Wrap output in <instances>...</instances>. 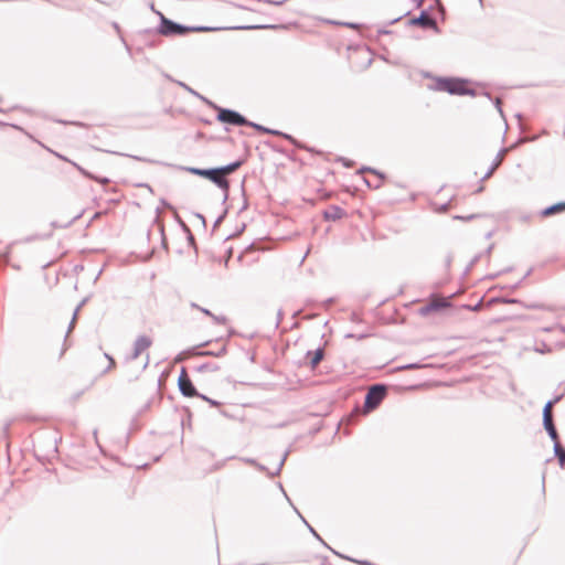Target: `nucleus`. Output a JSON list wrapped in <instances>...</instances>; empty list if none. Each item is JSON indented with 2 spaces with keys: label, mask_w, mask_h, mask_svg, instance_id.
Listing matches in <instances>:
<instances>
[{
  "label": "nucleus",
  "mask_w": 565,
  "mask_h": 565,
  "mask_svg": "<svg viewBox=\"0 0 565 565\" xmlns=\"http://www.w3.org/2000/svg\"><path fill=\"white\" fill-rule=\"evenodd\" d=\"M178 387L184 397H198L200 395V392L196 390L184 366L181 367L178 377Z\"/></svg>",
  "instance_id": "obj_7"
},
{
  "label": "nucleus",
  "mask_w": 565,
  "mask_h": 565,
  "mask_svg": "<svg viewBox=\"0 0 565 565\" xmlns=\"http://www.w3.org/2000/svg\"><path fill=\"white\" fill-rule=\"evenodd\" d=\"M522 307L526 308V309H539V310H543V309H546V306L543 305V303H537V302H531V303H526L523 301V305H521Z\"/></svg>",
  "instance_id": "obj_44"
},
{
  "label": "nucleus",
  "mask_w": 565,
  "mask_h": 565,
  "mask_svg": "<svg viewBox=\"0 0 565 565\" xmlns=\"http://www.w3.org/2000/svg\"><path fill=\"white\" fill-rule=\"evenodd\" d=\"M202 102H203L204 104H206L210 108L214 109L215 111H217V110H218V108L221 107V106H218L217 104H215L214 102L210 100V99H209V98H206V97H204V98L202 99Z\"/></svg>",
  "instance_id": "obj_55"
},
{
  "label": "nucleus",
  "mask_w": 565,
  "mask_h": 565,
  "mask_svg": "<svg viewBox=\"0 0 565 565\" xmlns=\"http://www.w3.org/2000/svg\"><path fill=\"white\" fill-rule=\"evenodd\" d=\"M288 0H262V2L273 4L276 7H281L284 3H286Z\"/></svg>",
  "instance_id": "obj_56"
},
{
  "label": "nucleus",
  "mask_w": 565,
  "mask_h": 565,
  "mask_svg": "<svg viewBox=\"0 0 565 565\" xmlns=\"http://www.w3.org/2000/svg\"><path fill=\"white\" fill-rule=\"evenodd\" d=\"M220 365L212 362L202 363L194 367V370L199 373H205V372H217L220 370Z\"/></svg>",
  "instance_id": "obj_22"
},
{
  "label": "nucleus",
  "mask_w": 565,
  "mask_h": 565,
  "mask_svg": "<svg viewBox=\"0 0 565 565\" xmlns=\"http://www.w3.org/2000/svg\"><path fill=\"white\" fill-rule=\"evenodd\" d=\"M135 186L137 188H145L147 189L150 193H153V189L150 184L146 183V182H140V183H137L135 184Z\"/></svg>",
  "instance_id": "obj_62"
},
{
  "label": "nucleus",
  "mask_w": 565,
  "mask_h": 565,
  "mask_svg": "<svg viewBox=\"0 0 565 565\" xmlns=\"http://www.w3.org/2000/svg\"><path fill=\"white\" fill-rule=\"evenodd\" d=\"M501 303H515V305H523V301L519 298H510V297H504V296H501Z\"/></svg>",
  "instance_id": "obj_46"
},
{
  "label": "nucleus",
  "mask_w": 565,
  "mask_h": 565,
  "mask_svg": "<svg viewBox=\"0 0 565 565\" xmlns=\"http://www.w3.org/2000/svg\"><path fill=\"white\" fill-rule=\"evenodd\" d=\"M241 460L244 461L247 465H250V466L255 467L258 471L266 472V473H267V471H269V469L266 466H264L263 463L258 462L254 458L244 457V458H241Z\"/></svg>",
  "instance_id": "obj_25"
},
{
  "label": "nucleus",
  "mask_w": 565,
  "mask_h": 565,
  "mask_svg": "<svg viewBox=\"0 0 565 565\" xmlns=\"http://www.w3.org/2000/svg\"><path fill=\"white\" fill-rule=\"evenodd\" d=\"M543 427L545 431H552L556 429L554 424L553 415H543Z\"/></svg>",
  "instance_id": "obj_29"
},
{
  "label": "nucleus",
  "mask_w": 565,
  "mask_h": 565,
  "mask_svg": "<svg viewBox=\"0 0 565 565\" xmlns=\"http://www.w3.org/2000/svg\"><path fill=\"white\" fill-rule=\"evenodd\" d=\"M370 337V333L363 332V333H347L344 335L345 339H355L358 341L364 340Z\"/></svg>",
  "instance_id": "obj_41"
},
{
  "label": "nucleus",
  "mask_w": 565,
  "mask_h": 565,
  "mask_svg": "<svg viewBox=\"0 0 565 565\" xmlns=\"http://www.w3.org/2000/svg\"><path fill=\"white\" fill-rule=\"evenodd\" d=\"M159 213H160V207H157L156 209L157 217L153 220V224L158 225V230H159V233H160V236H161V246H162V248L168 250V241H167L166 233H164V224L159 221V218H158Z\"/></svg>",
  "instance_id": "obj_18"
},
{
  "label": "nucleus",
  "mask_w": 565,
  "mask_h": 565,
  "mask_svg": "<svg viewBox=\"0 0 565 565\" xmlns=\"http://www.w3.org/2000/svg\"><path fill=\"white\" fill-rule=\"evenodd\" d=\"M547 435L551 438V440L553 441V446H556V443H561L557 429L547 431Z\"/></svg>",
  "instance_id": "obj_48"
},
{
  "label": "nucleus",
  "mask_w": 565,
  "mask_h": 565,
  "mask_svg": "<svg viewBox=\"0 0 565 565\" xmlns=\"http://www.w3.org/2000/svg\"><path fill=\"white\" fill-rule=\"evenodd\" d=\"M211 341H205L196 347H193L191 349H189L190 352H192L193 355H198V356H216V358H220V356H223L227 349H226V345H222L217 351H214V350H205V351H200L199 349L202 348V347H205L207 344H210Z\"/></svg>",
  "instance_id": "obj_10"
},
{
  "label": "nucleus",
  "mask_w": 565,
  "mask_h": 565,
  "mask_svg": "<svg viewBox=\"0 0 565 565\" xmlns=\"http://www.w3.org/2000/svg\"><path fill=\"white\" fill-rule=\"evenodd\" d=\"M93 180L96 182H99L102 184H106V183L110 182V180L107 177H97V179H93Z\"/></svg>",
  "instance_id": "obj_63"
},
{
  "label": "nucleus",
  "mask_w": 565,
  "mask_h": 565,
  "mask_svg": "<svg viewBox=\"0 0 565 565\" xmlns=\"http://www.w3.org/2000/svg\"><path fill=\"white\" fill-rule=\"evenodd\" d=\"M554 457L557 459L558 465L564 468L565 467V446L561 443H556V446H553Z\"/></svg>",
  "instance_id": "obj_19"
},
{
  "label": "nucleus",
  "mask_w": 565,
  "mask_h": 565,
  "mask_svg": "<svg viewBox=\"0 0 565 565\" xmlns=\"http://www.w3.org/2000/svg\"><path fill=\"white\" fill-rule=\"evenodd\" d=\"M436 6L438 7V14L441 19V21H445L446 19V8L443 4L441 0H435Z\"/></svg>",
  "instance_id": "obj_43"
},
{
  "label": "nucleus",
  "mask_w": 565,
  "mask_h": 565,
  "mask_svg": "<svg viewBox=\"0 0 565 565\" xmlns=\"http://www.w3.org/2000/svg\"><path fill=\"white\" fill-rule=\"evenodd\" d=\"M184 234L186 236V242H188L189 246L194 249L195 254H198V245H196L195 237H194L193 233L191 232V230H189L188 232H184Z\"/></svg>",
  "instance_id": "obj_32"
},
{
  "label": "nucleus",
  "mask_w": 565,
  "mask_h": 565,
  "mask_svg": "<svg viewBox=\"0 0 565 565\" xmlns=\"http://www.w3.org/2000/svg\"><path fill=\"white\" fill-rule=\"evenodd\" d=\"M331 23H334V24H341L343 26H347V28H350V29H358L361 26L360 23H356V22H334V21H331Z\"/></svg>",
  "instance_id": "obj_50"
},
{
  "label": "nucleus",
  "mask_w": 565,
  "mask_h": 565,
  "mask_svg": "<svg viewBox=\"0 0 565 565\" xmlns=\"http://www.w3.org/2000/svg\"><path fill=\"white\" fill-rule=\"evenodd\" d=\"M350 321L353 322V323H361L363 320H362L361 316L358 312L353 311L350 315Z\"/></svg>",
  "instance_id": "obj_54"
},
{
  "label": "nucleus",
  "mask_w": 565,
  "mask_h": 565,
  "mask_svg": "<svg viewBox=\"0 0 565 565\" xmlns=\"http://www.w3.org/2000/svg\"><path fill=\"white\" fill-rule=\"evenodd\" d=\"M449 207H450V201H449V202H446V203L440 204L437 211H438L439 213H446V212L449 210Z\"/></svg>",
  "instance_id": "obj_60"
},
{
  "label": "nucleus",
  "mask_w": 565,
  "mask_h": 565,
  "mask_svg": "<svg viewBox=\"0 0 565 565\" xmlns=\"http://www.w3.org/2000/svg\"><path fill=\"white\" fill-rule=\"evenodd\" d=\"M564 211H565V201H559V202H556L554 204H551V205L542 209L539 212V215L541 217H550V216L559 214V213H562Z\"/></svg>",
  "instance_id": "obj_14"
},
{
  "label": "nucleus",
  "mask_w": 565,
  "mask_h": 565,
  "mask_svg": "<svg viewBox=\"0 0 565 565\" xmlns=\"http://www.w3.org/2000/svg\"><path fill=\"white\" fill-rule=\"evenodd\" d=\"M228 214V207L225 206V209L223 210V212L216 217V220L214 221L213 223V231H215L220 225L221 223L225 220V217L227 216Z\"/></svg>",
  "instance_id": "obj_34"
},
{
  "label": "nucleus",
  "mask_w": 565,
  "mask_h": 565,
  "mask_svg": "<svg viewBox=\"0 0 565 565\" xmlns=\"http://www.w3.org/2000/svg\"><path fill=\"white\" fill-rule=\"evenodd\" d=\"M55 156L64 161H67V162H71L78 171L79 173L85 177L86 179H97V175L93 174L92 172H89L88 170L84 169L83 167H81L79 164L68 160L67 158H65L64 156L62 154H58V153H55Z\"/></svg>",
  "instance_id": "obj_20"
},
{
  "label": "nucleus",
  "mask_w": 565,
  "mask_h": 565,
  "mask_svg": "<svg viewBox=\"0 0 565 565\" xmlns=\"http://www.w3.org/2000/svg\"><path fill=\"white\" fill-rule=\"evenodd\" d=\"M497 303H501V296L491 297L487 301L483 300V306L482 307L491 308L492 306H494Z\"/></svg>",
  "instance_id": "obj_39"
},
{
  "label": "nucleus",
  "mask_w": 565,
  "mask_h": 565,
  "mask_svg": "<svg viewBox=\"0 0 565 565\" xmlns=\"http://www.w3.org/2000/svg\"><path fill=\"white\" fill-rule=\"evenodd\" d=\"M160 203H161V205H162V206H164V207H167V209H170V210H173L172 204H171L168 200H166V199H161V200H160Z\"/></svg>",
  "instance_id": "obj_64"
},
{
  "label": "nucleus",
  "mask_w": 565,
  "mask_h": 565,
  "mask_svg": "<svg viewBox=\"0 0 565 565\" xmlns=\"http://www.w3.org/2000/svg\"><path fill=\"white\" fill-rule=\"evenodd\" d=\"M111 26L114 28V30L117 32V34L119 35V39L120 41L122 42V44L126 46V49L129 51L130 47L127 43V41L125 40L124 35H122V32H121V28L120 25L117 23V22H111Z\"/></svg>",
  "instance_id": "obj_36"
},
{
  "label": "nucleus",
  "mask_w": 565,
  "mask_h": 565,
  "mask_svg": "<svg viewBox=\"0 0 565 565\" xmlns=\"http://www.w3.org/2000/svg\"><path fill=\"white\" fill-rule=\"evenodd\" d=\"M151 10L159 17V24L154 29H145V34H160L162 36H184L188 33H204L217 32L225 30H275L280 28L277 24H249V25H234V26H209V25H185L167 18L162 12L157 11L154 6L151 4Z\"/></svg>",
  "instance_id": "obj_1"
},
{
  "label": "nucleus",
  "mask_w": 565,
  "mask_h": 565,
  "mask_svg": "<svg viewBox=\"0 0 565 565\" xmlns=\"http://www.w3.org/2000/svg\"><path fill=\"white\" fill-rule=\"evenodd\" d=\"M122 156L125 157H129L134 160H137V161H140V162H147V163H151V164H160V166H169V167H172V164H169V163H166V162H162L160 160H154V159H150V158H146V157H140V156H134V154H126V153H122Z\"/></svg>",
  "instance_id": "obj_23"
},
{
  "label": "nucleus",
  "mask_w": 565,
  "mask_h": 565,
  "mask_svg": "<svg viewBox=\"0 0 565 565\" xmlns=\"http://www.w3.org/2000/svg\"><path fill=\"white\" fill-rule=\"evenodd\" d=\"M564 397V394L555 395L552 399H550L543 407V415H553L552 407L558 403Z\"/></svg>",
  "instance_id": "obj_24"
},
{
  "label": "nucleus",
  "mask_w": 565,
  "mask_h": 565,
  "mask_svg": "<svg viewBox=\"0 0 565 565\" xmlns=\"http://www.w3.org/2000/svg\"><path fill=\"white\" fill-rule=\"evenodd\" d=\"M324 349L322 347L317 348L316 350H309L306 353V359L308 360V365L311 371H315L321 361L324 359Z\"/></svg>",
  "instance_id": "obj_11"
},
{
  "label": "nucleus",
  "mask_w": 565,
  "mask_h": 565,
  "mask_svg": "<svg viewBox=\"0 0 565 565\" xmlns=\"http://www.w3.org/2000/svg\"><path fill=\"white\" fill-rule=\"evenodd\" d=\"M198 398H201L202 401H205L206 403L210 404L211 407H218L221 406V402L216 401V399H213L209 396H206L205 394H202L200 393V395L198 396Z\"/></svg>",
  "instance_id": "obj_38"
},
{
  "label": "nucleus",
  "mask_w": 565,
  "mask_h": 565,
  "mask_svg": "<svg viewBox=\"0 0 565 565\" xmlns=\"http://www.w3.org/2000/svg\"><path fill=\"white\" fill-rule=\"evenodd\" d=\"M481 257H482V254L475 255L472 257V259L469 262V264L467 265L463 274L465 275L469 274L472 270V268L478 264V262L481 259Z\"/></svg>",
  "instance_id": "obj_33"
},
{
  "label": "nucleus",
  "mask_w": 565,
  "mask_h": 565,
  "mask_svg": "<svg viewBox=\"0 0 565 565\" xmlns=\"http://www.w3.org/2000/svg\"><path fill=\"white\" fill-rule=\"evenodd\" d=\"M182 409L185 413L186 418H182L181 419V424H182V426H184L188 423V425L190 426L191 418H192V412H191V409L188 406H183Z\"/></svg>",
  "instance_id": "obj_42"
},
{
  "label": "nucleus",
  "mask_w": 565,
  "mask_h": 565,
  "mask_svg": "<svg viewBox=\"0 0 565 565\" xmlns=\"http://www.w3.org/2000/svg\"><path fill=\"white\" fill-rule=\"evenodd\" d=\"M244 163L243 159H237L235 161H232L227 164L216 167L217 173L221 179H227L226 175L235 172L238 168L242 167Z\"/></svg>",
  "instance_id": "obj_13"
},
{
  "label": "nucleus",
  "mask_w": 565,
  "mask_h": 565,
  "mask_svg": "<svg viewBox=\"0 0 565 565\" xmlns=\"http://www.w3.org/2000/svg\"><path fill=\"white\" fill-rule=\"evenodd\" d=\"M452 303L449 299L433 300L424 305L418 309V313L423 317H427L433 312H440L447 308H451Z\"/></svg>",
  "instance_id": "obj_8"
},
{
  "label": "nucleus",
  "mask_w": 565,
  "mask_h": 565,
  "mask_svg": "<svg viewBox=\"0 0 565 565\" xmlns=\"http://www.w3.org/2000/svg\"><path fill=\"white\" fill-rule=\"evenodd\" d=\"M216 119L222 124L237 126V127H242V126L248 127V125H249V120L245 116H243L237 110H234L231 108L220 107L217 110Z\"/></svg>",
  "instance_id": "obj_6"
},
{
  "label": "nucleus",
  "mask_w": 565,
  "mask_h": 565,
  "mask_svg": "<svg viewBox=\"0 0 565 565\" xmlns=\"http://www.w3.org/2000/svg\"><path fill=\"white\" fill-rule=\"evenodd\" d=\"M177 168L181 171H185L193 175H198L211 181L223 192L222 204H225L228 200L230 195V181L227 179H221L217 173V168H196V167H185V166H177Z\"/></svg>",
  "instance_id": "obj_3"
},
{
  "label": "nucleus",
  "mask_w": 565,
  "mask_h": 565,
  "mask_svg": "<svg viewBox=\"0 0 565 565\" xmlns=\"http://www.w3.org/2000/svg\"><path fill=\"white\" fill-rule=\"evenodd\" d=\"M483 96L488 97L490 100L493 102L494 104V107L498 109V111L500 113L501 116H503V110H502V103L499 98H495V99H492L491 95L489 92H483L482 93Z\"/></svg>",
  "instance_id": "obj_37"
},
{
  "label": "nucleus",
  "mask_w": 565,
  "mask_h": 565,
  "mask_svg": "<svg viewBox=\"0 0 565 565\" xmlns=\"http://www.w3.org/2000/svg\"><path fill=\"white\" fill-rule=\"evenodd\" d=\"M422 367L420 363H408L402 366H398L397 370H418Z\"/></svg>",
  "instance_id": "obj_49"
},
{
  "label": "nucleus",
  "mask_w": 565,
  "mask_h": 565,
  "mask_svg": "<svg viewBox=\"0 0 565 565\" xmlns=\"http://www.w3.org/2000/svg\"><path fill=\"white\" fill-rule=\"evenodd\" d=\"M105 358L109 361V365L105 369L104 373L108 372L115 365V360L111 355L105 353Z\"/></svg>",
  "instance_id": "obj_57"
},
{
  "label": "nucleus",
  "mask_w": 565,
  "mask_h": 565,
  "mask_svg": "<svg viewBox=\"0 0 565 565\" xmlns=\"http://www.w3.org/2000/svg\"><path fill=\"white\" fill-rule=\"evenodd\" d=\"M372 174H374L375 177H377V179H379V180H377V184H373V182H372V181H370V180H369V179H366V178H363V181H364L365 185H366L369 189H375V190H376V189H380V188L383 185V183H384V181H385V179H386V174H385L384 172H382V171H380V170L375 169V168H374V171H373V173H372Z\"/></svg>",
  "instance_id": "obj_17"
},
{
  "label": "nucleus",
  "mask_w": 565,
  "mask_h": 565,
  "mask_svg": "<svg viewBox=\"0 0 565 565\" xmlns=\"http://www.w3.org/2000/svg\"><path fill=\"white\" fill-rule=\"evenodd\" d=\"M152 345V339L148 335H139L135 343L132 353L127 358V361L136 360L145 350Z\"/></svg>",
  "instance_id": "obj_9"
},
{
  "label": "nucleus",
  "mask_w": 565,
  "mask_h": 565,
  "mask_svg": "<svg viewBox=\"0 0 565 565\" xmlns=\"http://www.w3.org/2000/svg\"><path fill=\"white\" fill-rule=\"evenodd\" d=\"M75 323H76V319H72L70 324H68V329H67V332H66V334L64 337V343H63V348L61 349V352L58 354V359H61L64 355V353L66 352V350L70 347L67 344V338H68V334L71 333L72 329L74 328Z\"/></svg>",
  "instance_id": "obj_27"
},
{
  "label": "nucleus",
  "mask_w": 565,
  "mask_h": 565,
  "mask_svg": "<svg viewBox=\"0 0 565 565\" xmlns=\"http://www.w3.org/2000/svg\"><path fill=\"white\" fill-rule=\"evenodd\" d=\"M479 217H481V214L475 213V214H469V215H454L452 218L457 220V221L468 222V221H472V220H476Z\"/></svg>",
  "instance_id": "obj_35"
},
{
  "label": "nucleus",
  "mask_w": 565,
  "mask_h": 565,
  "mask_svg": "<svg viewBox=\"0 0 565 565\" xmlns=\"http://www.w3.org/2000/svg\"><path fill=\"white\" fill-rule=\"evenodd\" d=\"M282 317H284V312H282V309H278L277 311V320L275 322V328L277 329L279 327V324L281 323L282 321Z\"/></svg>",
  "instance_id": "obj_59"
},
{
  "label": "nucleus",
  "mask_w": 565,
  "mask_h": 565,
  "mask_svg": "<svg viewBox=\"0 0 565 565\" xmlns=\"http://www.w3.org/2000/svg\"><path fill=\"white\" fill-rule=\"evenodd\" d=\"M431 88L438 92H446L454 96H471L476 97L478 92L475 88L467 87L470 84L468 78L455 76H435Z\"/></svg>",
  "instance_id": "obj_2"
},
{
  "label": "nucleus",
  "mask_w": 565,
  "mask_h": 565,
  "mask_svg": "<svg viewBox=\"0 0 565 565\" xmlns=\"http://www.w3.org/2000/svg\"><path fill=\"white\" fill-rule=\"evenodd\" d=\"M388 385L384 383L372 384L364 396L363 411L370 413L376 409L387 395Z\"/></svg>",
  "instance_id": "obj_4"
},
{
  "label": "nucleus",
  "mask_w": 565,
  "mask_h": 565,
  "mask_svg": "<svg viewBox=\"0 0 565 565\" xmlns=\"http://www.w3.org/2000/svg\"><path fill=\"white\" fill-rule=\"evenodd\" d=\"M522 282H523V279H520L519 281H516L513 285L502 287V289L507 288V289H510L511 291H514L522 285Z\"/></svg>",
  "instance_id": "obj_58"
},
{
  "label": "nucleus",
  "mask_w": 565,
  "mask_h": 565,
  "mask_svg": "<svg viewBox=\"0 0 565 565\" xmlns=\"http://www.w3.org/2000/svg\"><path fill=\"white\" fill-rule=\"evenodd\" d=\"M333 554L337 555L338 557L340 558H343V559H347L349 562H353V563H358L360 565H373L372 562L367 561V559H355L353 557H350V556H347V555H343L342 553L338 552V551H333Z\"/></svg>",
  "instance_id": "obj_28"
},
{
  "label": "nucleus",
  "mask_w": 565,
  "mask_h": 565,
  "mask_svg": "<svg viewBox=\"0 0 565 565\" xmlns=\"http://www.w3.org/2000/svg\"><path fill=\"white\" fill-rule=\"evenodd\" d=\"M81 216H82V213H78L77 215L73 216L70 221H67L64 224H60L56 221H53L51 223V226L54 228H66V227L71 226L74 222H76L78 218H81Z\"/></svg>",
  "instance_id": "obj_30"
},
{
  "label": "nucleus",
  "mask_w": 565,
  "mask_h": 565,
  "mask_svg": "<svg viewBox=\"0 0 565 565\" xmlns=\"http://www.w3.org/2000/svg\"><path fill=\"white\" fill-rule=\"evenodd\" d=\"M175 221L183 232H188L190 230L188 224L180 217V215H175Z\"/></svg>",
  "instance_id": "obj_52"
},
{
  "label": "nucleus",
  "mask_w": 565,
  "mask_h": 565,
  "mask_svg": "<svg viewBox=\"0 0 565 565\" xmlns=\"http://www.w3.org/2000/svg\"><path fill=\"white\" fill-rule=\"evenodd\" d=\"M535 351L539 353H550L552 351V348L545 342H541V344H537L535 347Z\"/></svg>",
  "instance_id": "obj_45"
},
{
  "label": "nucleus",
  "mask_w": 565,
  "mask_h": 565,
  "mask_svg": "<svg viewBox=\"0 0 565 565\" xmlns=\"http://www.w3.org/2000/svg\"><path fill=\"white\" fill-rule=\"evenodd\" d=\"M482 306H483V297H481L478 300V302H476L475 305L465 303V305H461V308L465 310L472 311V312H478L479 310H481V308H483Z\"/></svg>",
  "instance_id": "obj_31"
},
{
  "label": "nucleus",
  "mask_w": 565,
  "mask_h": 565,
  "mask_svg": "<svg viewBox=\"0 0 565 565\" xmlns=\"http://www.w3.org/2000/svg\"><path fill=\"white\" fill-rule=\"evenodd\" d=\"M211 318L216 324H225L227 322L225 316H215L214 313H212Z\"/></svg>",
  "instance_id": "obj_51"
},
{
  "label": "nucleus",
  "mask_w": 565,
  "mask_h": 565,
  "mask_svg": "<svg viewBox=\"0 0 565 565\" xmlns=\"http://www.w3.org/2000/svg\"><path fill=\"white\" fill-rule=\"evenodd\" d=\"M324 221H338L347 216V211L339 205L331 204L322 213Z\"/></svg>",
  "instance_id": "obj_12"
},
{
  "label": "nucleus",
  "mask_w": 565,
  "mask_h": 565,
  "mask_svg": "<svg viewBox=\"0 0 565 565\" xmlns=\"http://www.w3.org/2000/svg\"><path fill=\"white\" fill-rule=\"evenodd\" d=\"M508 151L507 148H501V150L498 152L497 157L494 158L493 162L491 163L490 168L486 172V174L481 178V181L487 180L490 178L493 172L499 168V166L502 162L503 154Z\"/></svg>",
  "instance_id": "obj_15"
},
{
  "label": "nucleus",
  "mask_w": 565,
  "mask_h": 565,
  "mask_svg": "<svg viewBox=\"0 0 565 565\" xmlns=\"http://www.w3.org/2000/svg\"><path fill=\"white\" fill-rule=\"evenodd\" d=\"M284 465H285V463L280 460V461L278 462V466H277V468H276V470H275V471H270V470H269V471H267V477H268V478H274V477H276V476H279V475H280V472H281V469H282Z\"/></svg>",
  "instance_id": "obj_47"
},
{
  "label": "nucleus",
  "mask_w": 565,
  "mask_h": 565,
  "mask_svg": "<svg viewBox=\"0 0 565 565\" xmlns=\"http://www.w3.org/2000/svg\"><path fill=\"white\" fill-rule=\"evenodd\" d=\"M373 171H374V168H372V167H367V166H363V167H361V168L358 170V173H359V174H363V173H365V172L373 173Z\"/></svg>",
  "instance_id": "obj_61"
},
{
  "label": "nucleus",
  "mask_w": 565,
  "mask_h": 565,
  "mask_svg": "<svg viewBox=\"0 0 565 565\" xmlns=\"http://www.w3.org/2000/svg\"><path fill=\"white\" fill-rule=\"evenodd\" d=\"M338 161H340L342 166L345 168H352L354 166V162L352 160L344 157H340Z\"/></svg>",
  "instance_id": "obj_53"
},
{
  "label": "nucleus",
  "mask_w": 565,
  "mask_h": 565,
  "mask_svg": "<svg viewBox=\"0 0 565 565\" xmlns=\"http://www.w3.org/2000/svg\"><path fill=\"white\" fill-rule=\"evenodd\" d=\"M308 531L312 534V536L320 542V544L331 551L333 553V548L321 537V535L312 527L310 524H307Z\"/></svg>",
  "instance_id": "obj_26"
},
{
  "label": "nucleus",
  "mask_w": 565,
  "mask_h": 565,
  "mask_svg": "<svg viewBox=\"0 0 565 565\" xmlns=\"http://www.w3.org/2000/svg\"><path fill=\"white\" fill-rule=\"evenodd\" d=\"M433 6H429L426 9H423L417 17H412L407 20L406 24L408 26H418L423 30H431L435 33H440L441 30L438 26L437 19L433 14H430V10Z\"/></svg>",
  "instance_id": "obj_5"
},
{
  "label": "nucleus",
  "mask_w": 565,
  "mask_h": 565,
  "mask_svg": "<svg viewBox=\"0 0 565 565\" xmlns=\"http://www.w3.org/2000/svg\"><path fill=\"white\" fill-rule=\"evenodd\" d=\"M277 136L285 138L286 140H288L292 146H295L298 149H303L309 152L318 153V151H316L313 148L306 146L305 143L297 140L294 136H291L287 132L280 131V134H278Z\"/></svg>",
  "instance_id": "obj_16"
},
{
  "label": "nucleus",
  "mask_w": 565,
  "mask_h": 565,
  "mask_svg": "<svg viewBox=\"0 0 565 565\" xmlns=\"http://www.w3.org/2000/svg\"><path fill=\"white\" fill-rule=\"evenodd\" d=\"M241 189H242V195H243V203H242V206L239 209V212H243V211L247 210V207H248V200L246 198L245 181L244 180L242 182Z\"/></svg>",
  "instance_id": "obj_40"
},
{
  "label": "nucleus",
  "mask_w": 565,
  "mask_h": 565,
  "mask_svg": "<svg viewBox=\"0 0 565 565\" xmlns=\"http://www.w3.org/2000/svg\"><path fill=\"white\" fill-rule=\"evenodd\" d=\"M248 127L254 128L256 131H258L260 134H269V135H274V136H277L278 134H280V130L271 129V128L265 127L260 124H257V122H254L250 120H249Z\"/></svg>",
  "instance_id": "obj_21"
}]
</instances>
